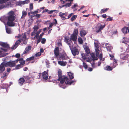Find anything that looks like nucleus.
Returning <instances> with one entry per match:
<instances>
[{
    "label": "nucleus",
    "instance_id": "nucleus-1",
    "mask_svg": "<svg viewBox=\"0 0 129 129\" xmlns=\"http://www.w3.org/2000/svg\"><path fill=\"white\" fill-rule=\"evenodd\" d=\"M7 15V16L1 18L0 19L1 21L3 22L5 25L6 20H7V23L8 26H14L15 23L14 22L15 20L14 12L11 11L8 13Z\"/></svg>",
    "mask_w": 129,
    "mask_h": 129
},
{
    "label": "nucleus",
    "instance_id": "nucleus-2",
    "mask_svg": "<svg viewBox=\"0 0 129 129\" xmlns=\"http://www.w3.org/2000/svg\"><path fill=\"white\" fill-rule=\"evenodd\" d=\"M0 45L2 47L0 48V55L1 56H4L8 54L6 52L10 49L9 45L7 43L0 42Z\"/></svg>",
    "mask_w": 129,
    "mask_h": 129
},
{
    "label": "nucleus",
    "instance_id": "nucleus-3",
    "mask_svg": "<svg viewBox=\"0 0 129 129\" xmlns=\"http://www.w3.org/2000/svg\"><path fill=\"white\" fill-rule=\"evenodd\" d=\"M16 38H20L19 40H18L16 42L15 45L11 47V48L12 49H15L18 46V44L20 42H22L24 44H26L27 39H26V36L25 35H23L21 36L19 35L16 36Z\"/></svg>",
    "mask_w": 129,
    "mask_h": 129
},
{
    "label": "nucleus",
    "instance_id": "nucleus-4",
    "mask_svg": "<svg viewBox=\"0 0 129 129\" xmlns=\"http://www.w3.org/2000/svg\"><path fill=\"white\" fill-rule=\"evenodd\" d=\"M39 27L37 25H35L33 27L34 30L31 33L30 36L31 37L35 35L34 38H31V39L33 40L36 39V37H37V36H39V34L41 31V29H40L38 31L37 30L39 29Z\"/></svg>",
    "mask_w": 129,
    "mask_h": 129
},
{
    "label": "nucleus",
    "instance_id": "nucleus-5",
    "mask_svg": "<svg viewBox=\"0 0 129 129\" xmlns=\"http://www.w3.org/2000/svg\"><path fill=\"white\" fill-rule=\"evenodd\" d=\"M54 53L55 55L57 56H58L59 54L60 56H67V54L64 51L62 50L61 51L59 52V48L58 47H56L54 50Z\"/></svg>",
    "mask_w": 129,
    "mask_h": 129
},
{
    "label": "nucleus",
    "instance_id": "nucleus-6",
    "mask_svg": "<svg viewBox=\"0 0 129 129\" xmlns=\"http://www.w3.org/2000/svg\"><path fill=\"white\" fill-rule=\"evenodd\" d=\"M105 24H102L99 23L96 25V26L93 28V30L96 33L100 32L105 27Z\"/></svg>",
    "mask_w": 129,
    "mask_h": 129
},
{
    "label": "nucleus",
    "instance_id": "nucleus-7",
    "mask_svg": "<svg viewBox=\"0 0 129 129\" xmlns=\"http://www.w3.org/2000/svg\"><path fill=\"white\" fill-rule=\"evenodd\" d=\"M82 58L85 60H86L87 61L90 62L92 60H97L98 59V57H91L92 58H91L90 57H82ZM101 61H104L105 60V58H103V57H98Z\"/></svg>",
    "mask_w": 129,
    "mask_h": 129
},
{
    "label": "nucleus",
    "instance_id": "nucleus-8",
    "mask_svg": "<svg viewBox=\"0 0 129 129\" xmlns=\"http://www.w3.org/2000/svg\"><path fill=\"white\" fill-rule=\"evenodd\" d=\"M16 63V60L14 61H10L9 62H5V66L6 67L9 66L10 67H12L15 66Z\"/></svg>",
    "mask_w": 129,
    "mask_h": 129
},
{
    "label": "nucleus",
    "instance_id": "nucleus-9",
    "mask_svg": "<svg viewBox=\"0 0 129 129\" xmlns=\"http://www.w3.org/2000/svg\"><path fill=\"white\" fill-rule=\"evenodd\" d=\"M64 41L66 43L69 45L70 47L73 48V46L71 40H70L69 37H66L64 38Z\"/></svg>",
    "mask_w": 129,
    "mask_h": 129
},
{
    "label": "nucleus",
    "instance_id": "nucleus-10",
    "mask_svg": "<svg viewBox=\"0 0 129 129\" xmlns=\"http://www.w3.org/2000/svg\"><path fill=\"white\" fill-rule=\"evenodd\" d=\"M95 55L96 56H103L101 50L99 48L95 49Z\"/></svg>",
    "mask_w": 129,
    "mask_h": 129
},
{
    "label": "nucleus",
    "instance_id": "nucleus-11",
    "mask_svg": "<svg viewBox=\"0 0 129 129\" xmlns=\"http://www.w3.org/2000/svg\"><path fill=\"white\" fill-rule=\"evenodd\" d=\"M110 59L111 60H113V63L112 65V67L113 69L115 68L118 65L117 63V60L114 58V57H111Z\"/></svg>",
    "mask_w": 129,
    "mask_h": 129
},
{
    "label": "nucleus",
    "instance_id": "nucleus-12",
    "mask_svg": "<svg viewBox=\"0 0 129 129\" xmlns=\"http://www.w3.org/2000/svg\"><path fill=\"white\" fill-rule=\"evenodd\" d=\"M68 79V78L67 77H65L63 76V77L60 78L59 80H58V78L57 79L58 81H60V83L61 84H63L64 83L65 81Z\"/></svg>",
    "mask_w": 129,
    "mask_h": 129
},
{
    "label": "nucleus",
    "instance_id": "nucleus-13",
    "mask_svg": "<svg viewBox=\"0 0 129 129\" xmlns=\"http://www.w3.org/2000/svg\"><path fill=\"white\" fill-rule=\"evenodd\" d=\"M122 43L127 44L129 46V38L127 37H124L122 39Z\"/></svg>",
    "mask_w": 129,
    "mask_h": 129
},
{
    "label": "nucleus",
    "instance_id": "nucleus-14",
    "mask_svg": "<svg viewBox=\"0 0 129 129\" xmlns=\"http://www.w3.org/2000/svg\"><path fill=\"white\" fill-rule=\"evenodd\" d=\"M10 3L9 2H7L5 4H3L0 5V10L4 8L8 7L10 6Z\"/></svg>",
    "mask_w": 129,
    "mask_h": 129
},
{
    "label": "nucleus",
    "instance_id": "nucleus-15",
    "mask_svg": "<svg viewBox=\"0 0 129 129\" xmlns=\"http://www.w3.org/2000/svg\"><path fill=\"white\" fill-rule=\"evenodd\" d=\"M121 30L124 34H126L128 33H129V29L128 27L126 26H125L122 28Z\"/></svg>",
    "mask_w": 129,
    "mask_h": 129
},
{
    "label": "nucleus",
    "instance_id": "nucleus-16",
    "mask_svg": "<svg viewBox=\"0 0 129 129\" xmlns=\"http://www.w3.org/2000/svg\"><path fill=\"white\" fill-rule=\"evenodd\" d=\"M5 63L3 64V63L0 65V73H1L3 72L5 70Z\"/></svg>",
    "mask_w": 129,
    "mask_h": 129
},
{
    "label": "nucleus",
    "instance_id": "nucleus-17",
    "mask_svg": "<svg viewBox=\"0 0 129 129\" xmlns=\"http://www.w3.org/2000/svg\"><path fill=\"white\" fill-rule=\"evenodd\" d=\"M48 74L47 72L44 71L42 73V77L44 79L47 80L48 78Z\"/></svg>",
    "mask_w": 129,
    "mask_h": 129
},
{
    "label": "nucleus",
    "instance_id": "nucleus-18",
    "mask_svg": "<svg viewBox=\"0 0 129 129\" xmlns=\"http://www.w3.org/2000/svg\"><path fill=\"white\" fill-rule=\"evenodd\" d=\"M16 60V63H17L18 61H19L21 65L24 64H25V61L23 60V59L22 58H18Z\"/></svg>",
    "mask_w": 129,
    "mask_h": 129
},
{
    "label": "nucleus",
    "instance_id": "nucleus-19",
    "mask_svg": "<svg viewBox=\"0 0 129 129\" xmlns=\"http://www.w3.org/2000/svg\"><path fill=\"white\" fill-rule=\"evenodd\" d=\"M83 47L86 52L87 54V56H88V54L90 53V50L89 47L86 45L84 46Z\"/></svg>",
    "mask_w": 129,
    "mask_h": 129
},
{
    "label": "nucleus",
    "instance_id": "nucleus-20",
    "mask_svg": "<svg viewBox=\"0 0 129 129\" xmlns=\"http://www.w3.org/2000/svg\"><path fill=\"white\" fill-rule=\"evenodd\" d=\"M87 32L86 30L82 29L80 31V34L82 37H83L86 35Z\"/></svg>",
    "mask_w": 129,
    "mask_h": 129
},
{
    "label": "nucleus",
    "instance_id": "nucleus-21",
    "mask_svg": "<svg viewBox=\"0 0 129 129\" xmlns=\"http://www.w3.org/2000/svg\"><path fill=\"white\" fill-rule=\"evenodd\" d=\"M54 20L55 21L54 22L50 23L48 27L49 29L51 28L53 25H55L57 23V21L56 19H54Z\"/></svg>",
    "mask_w": 129,
    "mask_h": 129
},
{
    "label": "nucleus",
    "instance_id": "nucleus-22",
    "mask_svg": "<svg viewBox=\"0 0 129 129\" xmlns=\"http://www.w3.org/2000/svg\"><path fill=\"white\" fill-rule=\"evenodd\" d=\"M31 47L30 46H28L26 47L23 53L22 54V55H23V54H24L27 53L31 49Z\"/></svg>",
    "mask_w": 129,
    "mask_h": 129
},
{
    "label": "nucleus",
    "instance_id": "nucleus-23",
    "mask_svg": "<svg viewBox=\"0 0 129 129\" xmlns=\"http://www.w3.org/2000/svg\"><path fill=\"white\" fill-rule=\"evenodd\" d=\"M24 78L22 77L20 78L19 79L18 81L20 85H22L24 83L25 80Z\"/></svg>",
    "mask_w": 129,
    "mask_h": 129
},
{
    "label": "nucleus",
    "instance_id": "nucleus-24",
    "mask_svg": "<svg viewBox=\"0 0 129 129\" xmlns=\"http://www.w3.org/2000/svg\"><path fill=\"white\" fill-rule=\"evenodd\" d=\"M128 52H129V49L127 48L126 49V51L123 53L121 54L120 56H129V54H127Z\"/></svg>",
    "mask_w": 129,
    "mask_h": 129
},
{
    "label": "nucleus",
    "instance_id": "nucleus-25",
    "mask_svg": "<svg viewBox=\"0 0 129 129\" xmlns=\"http://www.w3.org/2000/svg\"><path fill=\"white\" fill-rule=\"evenodd\" d=\"M77 36L75 35L74 34H72L70 36V40L74 41H75L77 40Z\"/></svg>",
    "mask_w": 129,
    "mask_h": 129
},
{
    "label": "nucleus",
    "instance_id": "nucleus-26",
    "mask_svg": "<svg viewBox=\"0 0 129 129\" xmlns=\"http://www.w3.org/2000/svg\"><path fill=\"white\" fill-rule=\"evenodd\" d=\"M72 52L73 56H75L79 54V52L78 50L76 49H75L72 50Z\"/></svg>",
    "mask_w": 129,
    "mask_h": 129
},
{
    "label": "nucleus",
    "instance_id": "nucleus-27",
    "mask_svg": "<svg viewBox=\"0 0 129 129\" xmlns=\"http://www.w3.org/2000/svg\"><path fill=\"white\" fill-rule=\"evenodd\" d=\"M106 47L108 51H110L112 49V47L111 45L108 44H105Z\"/></svg>",
    "mask_w": 129,
    "mask_h": 129
},
{
    "label": "nucleus",
    "instance_id": "nucleus-28",
    "mask_svg": "<svg viewBox=\"0 0 129 129\" xmlns=\"http://www.w3.org/2000/svg\"><path fill=\"white\" fill-rule=\"evenodd\" d=\"M23 77L26 80V81H27L28 82H30L31 81V80L32 79V78L28 76H24Z\"/></svg>",
    "mask_w": 129,
    "mask_h": 129
},
{
    "label": "nucleus",
    "instance_id": "nucleus-29",
    "mask_svg": "<svg viewBox=\"0 0 129 129\" xmlns=\"http://www.w3.org/2000/svg\"><path fill=\"white\" fill-rule=\"evenodd\" d=\"M94 45L95 46V49L99 48V43L98 41L95 40Z\"/></svg>",
    "mask_w": 129,
    "mask_h": 129
},
{
    "label": "nucleus",
    "instance_id": "nucleus-30",
    "mask_svg": "<svg viewBox=\"0 0 129 129\" xmlns=\"http://www.w3.org/2000/svg\"><path fill=\"white\" fill-rule=\"evenodd\" d=\"M104 70L108 71H112L113 69L112 67H110L109 66H107L104 67Z\"/></svg>",
    "mask_w": 129,
    "mask_h": 129
},
{
    "label": "nucleus",
    "instance_id": "nucleus-31",
    "mask_svg": "<svg viewBox=\"0 0 129 129\" xmlns=\"http://www.w3.org/2000/svg\"><path fill=\"white\" fill-rule=\"evenodd\" d=\"M58 80H59V79H60V78L63 77V76H62V72L61 70H59L58 71Z\"/></svg>",
    "mask_w": 129,
    "mask_h": 129
},
{
    "label": "nucleus",
    "instance_id": "nucleus-32",
    "mask_svg": "<svg viewBox=\"0 0 129 129\" xmlns=\"http://www.w3.org/2000/svg\"><path fill=\"white\" fill-rule=\"evenodd\" d=\"M16 4L17 6H22L24 5L23 1H19L15 3Z\"/></svg>",
    "mask_w": 129,
    "mask_h": 129
},
{
    "label": "nucleus",
    "instance_id": "nucleus-33",
    "mask_svg": "<svg viewBox=\"0 0 129 129\" xmlns=\"http://www.w3.org/2000/svg\"><path fill=\"white\" fill-rule=\"evenodd\" d=\"M68 75L69 76L70 79H72L74 78V77L73 73L69 72H68Z\"/></svg>",
    "mask_w": 129,
    "mask_h": 129
},
{
    "label": "nucleus",
    "instance_id": "nucleus-34",
    "mask_svg": "<svg viewBox=\"0 0 129 129\" xmlns=\"http://www.w3.org/2000/svg\"><path fill=\"white\" fill-rule=\"evenodd\" d=\"M6 33L8 34H11L12 33V31L10 28H6Z\"/></svg>",
    "mask_w": 129,
    "mask_h": 129
},
{
    "label": "nucleus",
    "instance_id": "nucleus-35",
    "mask_svg": "<svg viewBox=\"0 0 129 129\" xmlns=\"http://www.w3.org/2000/svg\"><path fill=\"white\" fill-rule=\"evenodd\" d=\"M58 63L61 66H64L66 65V63L63 61H58Z\"/></svg>",
    "mask_w": 129,
    "mask_h": 129
},
{
    "label": "nucleus",
    "instance_id": "nucleus-36",
    "mask_svg": "<svg viewBox=\"0 0 129 129\" xmlns=\"http://www.w3.org/2000/svg\"><path fill=\"white\" fill-rule=\"evenodd\" d=\"M27 14V12L24 11H23L22 12V15L21 17L22 19L24 18Z\"/></svg>",
    "mask_w": 129,
    "mask_h": 129
},
{
    "label": "nucleus",
    "instance_id": "nucleus-37",
    "mask_svg": "<svg viewBox=\"0 0 129 129\" xmlns=\"http://www.w3.org/2000/svg\"><path fill=\"white\" fill-rule=\"evenodd\" d=\"M108 8L103 9H102L100 11V13L102 14L104 13L105 12H106L108 10Z\"/></svg>",
    "mask_w": 129,
    "mask_h": 129
},
{
    "label": "nucleus",
    "instance_id": "nucleus-38",
    "mask_svg": "<svg viewBox=\"0 0 129 129\" xmlns=\"http://www.w3.org/2000/svg\"><path fill=\"white\" fill-rule=\"evenodd\" d=\"M61 12H60L59 13V16L61 17V19L62 20H65V19H66V18L64 16H63L64 15H62V14H61Z\"/></svg>",
    "mask_w": 129,
    "mask_h": 129
},
{
    "label": "nucleus",
    "instance_id": "nucleus-39",
    "mask_svg": "<svg viewBox=\"0 0 129 129\" xmlns=\"http://www.w3.org/2000/svg\"><path fill=\"white\" fill-rule=\"evenodd\" d=\"M78 33V30L77 29H75L73 33V34H74L75 35L77 36Z\"/></svg>",
    "mask_w": 129,
    "mask_h": 129
},
{
    "label": "nucleus",
    "instance_id": "nucleus-40",
    "mask_svg": "<svg viewBox=\"0 0 129 129\" xmlns=\"http://www.w3.org/2000/svg\"><path fill=\"white\" fill-rule=\"evenodd\" d=\"M33 9V4L32 3H30L29 5V9L30 11H31Z\"/></svg>",
    "mask_w": 129,
    "mask_h": 129
},
{
    "label": "nucleus",
    "instance_id": "nucleus-41",
    "mask_svg": "<svg viewBox=\"0 0 129 129\" xmlns=\"http://www.w3.org/2000/svg\"><path fill=\"white\" fill-rule=\"evenodd\" d=\"M37 39V44L39 43L41 41V38H40V37H39V36H37V37H36V39Z\"/></svg>",
    "mask_w": 129,
    "mask_h": 129
},
{
    "label": "nucleus",
    "instance_id": "nucleus-42",
    "mask_svg": "<svg viewBox=\"0 0 129 129\" xmlns=\"http://www.w3.org/2000/svg\"><path fill=\"white\" fill-rule=\"evenodd\" d=\"M77 16L76 15H73L71 18V20L72 21H73L77 18Z\"/></svg>",
    "mask_w": 129,
    "mask_h": 129
},
{
    "label": "nucleus",
    "instance_id": "nucleus-43",
    "mask_svg": "<svg viewBox=\"0 0 129 129\" xmlns=\"http://www.w3.org/2000/svg\"><path fill=\"white\" fill-rule=\"evenodd\" d=\"M78 40L79 43L80 44H82L83 41L82 39L80 37H79L78 38Z\"/></svg>",
    "mask_w": 129,
    "mask_h": 129
},
{
    "label": "nucleus",
    "instance_id": "nucleus-44",
    "mask_svg": "<svg viewBox=\"0 0 129 129\" xmlns=\"http://www.w3.org/2000/svg\"><path fill=\"white\" fill-rule=\"evenodd\" d=\"M8 75L7 73L4 72L3 74V75L2 76L1 78H4V77H6Z\"/></svg>",
    "mask_w": 129,
    "mask_h": 129
},
{
    "label": "nucleus",
    "instance_id": "nucleus-45",
    "mask_svg": "<svg viewBox=\"0 0 129 129\" xmlns=\"http://www.w3.org/2000/svg\"><path fill=\"white\" fill-rule=\"evenodd\" d=\"M68 80L69 79H68V80H66L65 82V83L66 85H71L72 83L71 81H68Z\"/></svg>",
    "mask_w": 129,
    "mask_h": 129
},
{
    "label": "nucleus",
    "instance_id": "nucleus-46",
    "mask_svg": "<svg viewBox=\"0 0 129 129\" xmlns=\"http://www.w3.org/2000/svg\"><path fill=\"white\" fill-rule=\"evenodd\" d=\"M23 5L28 4L30 2V0H25V1H23Z\"/></svg>",
    "mask_w": 129,
    "mask_h": 129
},
{
    "label": "nucleus",
    "instance_id": "nucleus-47",
    "mask_svg": "<svg viewBox=\"0 0 129 129\" xmlns=\"http://www.w3.org/2000/svg\"><path fill=\"white\" fill-rule=\"evenodd\" d=\"M71 5V2L68 3H67L66 5H63V7L67 6L69 7Z\"/></svg>",
    "mask_w": 129,
    "mask_h": 129
},
{
    "label": "nucleus",
    "instance_id": "nucleus-48",
    "mask_svg": "<svg viewBox=\"0 0 129 129\" xmlns=\"http://www.w3.org/2000/svg\"><path fill=\"white\" fill-rule=\"evenodd\" d=\"M20 64L17 65L15 67V69H18L22 67Z\"/></svg>",
    "mask_w": 129,
    "mask_h": 129
},
{
    "label": "nucleus",
    "instance_id": "nucleus-49",
    "mask_svg": "<svg viewBox=\"0 0 129 129\" xmlns=\"http://www.w3.org/2000/svg\"><path fill=\"white\" fill-rule=\"evenodd\" d=\"M9 0H0V4H4L6 3Z\"/></svg>",
    "mask_w": 129,
    "mask_h": 129
},
{
    "label": "nucleus",
    "instance_id": "nucleus-50",
    "mask_svg": "<svg viewBox=\"0 0 129 129\" xmlns=\"http://www.w3.org/2000/svg\"><path fill=\"white\" fill-rule=\"evenodd\" d=\"M34 59V57H30L29 58L27 59L26 60L27 61H29L31 60H33Z\"/></svg>",
    "mask_w": 129,
    "mask_h": 129
},
{
    "label": "nucleus",
    "instance_id": "nucleus-51",
    "mask_svg": "<svg viewBox=\"0 0 129 129\" xmlns=\"http://www.w3.org/2000/svg\"><path fill=\"white\" fill-rule=\"evenodd\" d=\"M48 11V13L49 14H52L53 12H54V11H56V12H58V10H51L50 11Z\"/></svg>",
    "mask_w": 129,
    "mask_h": 129
},
{
    "label": "nucleus",
    "instance_id": "nucleus-52",
    "mask_svg": "<svg viewBox=\"0 0 129 129\" xmlns=\"http://www.w3.org/2000/svg\"><path fill=\"white\" fill-rule=\"evenodd\" d=\"M46 41V39L44 38H43L41 40V43L44 44L45 43Z\"/></svg>",
    "mask_w": 129,
    "mask_h": 129
},
{
    "label": "nucleus",
    "instance_id": "nucleus-53",
    "mask_svg": "<svg viewBox=\"0 0 129 129\" xmlns=\"http://www.w3.org/2000/svg\"><path fill=\"white\" fill-rule=\"evenodd\" d=\"M109 54V55L110 56H114V53H113L111 51H110Z\"/></svg>",
    "mask_w": 129,
    "mask_h": 129
},
{
    "label": "nucleus",
    "instance_id": "nucleus-54",
    "mask_svg": "<svg viewBox=\"0 0 129 129\" xmlns=\"http://www.w3.org/2000/svg\"><path fill=\"white\" fill-rule=\"evenodd\" d=\"M83 66L85 69H87V68L88 66L86 64L85 62L83 63Z\"/></svg>",
    "mask_w": 129,
    "mask_h": 129
},
{
    "label": "nucleus",
    "instance_id": "nucleus-55",
    "mask_svg": "<svg viewBox=\"0 0 129 129\" xmlns=\"http://www.w3.org/2000/svg\"><path fill=\"white\" fill-rule=\"evenodd\" d=\"M31 12H30L28 13V14L29 15H30V14H31L32 15H31V17H34L35 16L36 14L35 13H30Z\"/></svg>",
    "mask_w": 129,
    "mask_h": 129
},
{
    "label": "nucleus",
    "instance_id": "nucleus-56",
    "mask_svg": "<svg viewBox=\"0 0 129 129\" xmlns=\"http://www.w3.org/2000/svg\"><path fill=\"white\" fill-rule=\"evenodd\" d=\"M39 9H37L36 11L34 12H31L30 13H35L36 14L39 12Z\"/></svg>",
    "mask_w": 129,
    "mask_h": 129
},
{
    "label": "nucleus",
    "instance_id": "nucleus-57",
    "mask_svg": "<svg viewBox=\"0 0 129 129\" xmlns=\"http://www.w3.org/2000/svg\"><path fill=\"white\" fill-rule=\"evenodd\" d=\"M117 30H115L114 31H113L112 33V35H115L117 34Z\"/></svg>",
    "mask_w": 129,
    "mask_h": 129
},
{
    "label": "nucleus",
    "instance_id": "nucleus-58",
    "mask_svg": "<svg viewBox=\"0 0 129 129\" xmlns=\"http://www.w3.org/2000/svg\"><path fill=\"white\" fill-rule=\"evenodd\" d=\"M112 19H113L112 18V17H109V18H107V19L106 21H111L112 20Z\"/></svg>",
    "mask_w": 129,
    "mask_h": 129
},
{
    "label": "nucleus",
    "instance_id": "nucleus-59",
    "mask_svg": "<svg viewBox=\"0 0 129 129\" xmlns=\"http://www.w3.org/2000/svg\"><path fill=\"white\" fill-rule=\"evenodd\" d=\"M91 64L93 68H95L96 67V66H95V63L94 62H93L91 63Z\"/></svg>",
    "mask_w": 129,
    "mask_h": 129
},
{
    "label": "nucleus",
    "instance_id": "nucleus-60",
    "mask_svg": "<svg viewBox=\"0 0 129 129\" xmlns=\"http://www.w3.org/2000/svg\"><path fill=\"white\" fill-rule=\"evenodd\" d=\"M77 6V5L76 4H75L73 6H72L71 7L72 8H75Z\"/></svg>",
    "mask_w": 129,
    "mask_h": 129
},
{
    "label": "nucleus",
    "instance_id": "nucleus-61",
    "mask_svg": "<svg viewBox=\"0 0 129 129\" xmlns=\"http://www.w3.org/2000/svg\"><path fill=\"white\" fill-rule=\"evenodd\" d=\"M121 59L123 60H126L128 59V57H122Z\"/></svg>",
    "mask_w": 129,
    "mask_h": 129
},
{
    "label": "nucleus",
    "instance_id": "nucleus-62",
    "mask_svg": "<svg viewBox=\"0 0 129 129\" xmlns=\"http://www.w3.org/2000/svg\"><path fill=\"white\" fill-rule=\"evenodd\" d=\"M36 56H40L41 55V53L40 52H39L36 54Z\"/></svg>",
    "mask_w": 129,
    "mask_h": 129
},
{
    "label": "nucleus",
    "instance_id": "nucleus-63",
    "mask_svg": "<svg viewBox=\"0 0 129 129\" xmlns=\"http://www.w3.org/2000/svg\"><path fill=\"white\" fill-rule=\"evenodd\" d=\"M35 16L38 18H39L40 17V15L39 14H37Z\"/></svg>",
    "mask_w": 129,
    "mask_h": 129
},
{
    "label": "nucleus",
    "instance_id": "nucleus-64",
    "mask_svg": "<svg viewBox=\"0 0 129 129\" xmlns=\"http://www.w3.org/2000/svg\"><path fill=\"white\" fill-rule=\"evenodd\" d=\"M73 14V13H72L70 14L68 16V19H69L72 16Z\"/></svg>",
    "mask_w": 129,
    "mask_h": 129
}]
</instances>
